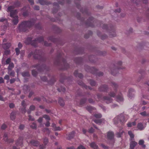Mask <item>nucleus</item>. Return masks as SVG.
<instances>
[{"label": "nucleus", "instance_id": "f257e3e1", "mask_svg": "<svg viewBox=\"0 0 149 149\" xmlns=\"http://www.w3.org/2000/svg\"><path fill=\"white\" fill-rule=\"evenodd\" d=\"M111 85L114 88V92L113 91L110 92L109 94L110 96L109 97L104 96L102 97V95L98 94L97 96L99 100L101 99L102 98L103 100L105 101L107 104L112 102V99H111V97H114L115 96L117 91L118 85L114 82H112Z\"/></svg>", "mask_w": 149, "mask_h": 149}, {"label": "nucleus", "instance_id": "f03ea898", "mask_svg": "<svg viewBox=\"0 0 149 149\" xmlns=\"http://www.w3.org/2000/svg\"><path fill=\"white\" fill-rule=\"evenodd\" d=\"M35 22V20L33 19L23 21L19 24L18 29L21 32H25L28 30V28H30L32 26Z\"/></svg>", "mask_w": 149, "mask_h": 149}, {"label": "nucleus", "instance_id": "7ed1b4c3", "mask_svg": "<svg viewBox=\"0 0 149 149\" xmlns=\"http://www.w3.org/2000/svg\"><path fill=\"white\" fill-rule=\"evenodd\" d=\"M55 64L58 65H62L63 66V69H67L69 67V65L67 63L65 59L63 57L61 53H60L57 56Z\"/></svg>", "mask_w": 149, "mask_h": 149}, {"label": "nucleus", "instance_id": "20e7f679", "mask_svg": "<svg viewBox=\"0 0 149 149\" xmlns=\"http://www.w3.org/2000/svg\"><path fill=\"white\" fill-rule=\"evenodd\" d=\"M32 38L28 37L24 42L27 45L31 44L36 47L37 45V42H40L44 41V38L42 36L39 37L33 40H32Z\"/></svg>", "mask_w": 149, "mask_h": 149}, {"label": "nucleus", "instance_id": "39448f33", "mask_svg": "<svg viewBox=\"0 0 149 149\" xmlns=\"http://www.w3.org/2000/svg\"><path fill=\"white\" fill-rule=\"evenodd\" d=\"M32 55L34 58L38 59L39 62L44 63L45 61V59L42 54L40 51L36 50L34 53H30L28 55V57H30Z\"/></svg>", "mask_w": 149, "mask_h": 149}, {"label": "nucleus", "instance_id": "423d86ee", "mask_svg": "<svg viewBox=\"0 0 149 149\" xmlns=\"http://www.w3.org/2000/svg\"><path fill=\"white\" fill-rule=\"evenodd\" d=\"M122 64L121 61H118L116 65H114L113 68L110 70L111 74L113 75H116L118 70L123 69V68H121Z\"/></svg>", "mask_w": 149, "mask_h": 149}, {"label": "nucleus", "instance_id": "0eeeda50", "mask_svg": "<svg viewBox=\"0 0 149 149\" xmlns=\"http://www.w3.org/2000/svg\"><path fill=\"white\" fill-rule=\"evenodd\" d=\"M114 123L115 124L118 123L119 121L122 123H124L126 122V120H125L123 114H121L115 118L114 119Z\"/></svg>", "mask_w": 149, "mask_h": 149}, {"label": "nucleus", "instance_id": "6e6552de", "mask_svg": "<svg viewBox=\"0 0 149 149\" xmlns=\"http://www.w3.org/2000/svg\"><path fill=\"white\" fill-rule=\"evenodd\" d=\"M75 3L77 8L80 9V11L83 13H84L88 15V10L87 9H80L81 6L80 5V0H75Z\"/></svg>", "mask_w": 149, "mask_h": 149}, {"label": "nucleus", "instance_id": "1a4fd4ad", "mask_svg": "<svg viewBox=\"0 0 149 149\" xmlns=\"http://www.w3.org/2000/svg\"><path fill=\"white\" fill-rule=\"evenodd\" d=\"M95 21L94 18L92 17H90L86 23L87 26L93 27L95 26Z\"/></svg>", "mask_w": 149, "mask_h": 149}, {"label": "nucleus", "instance_id": "9d476101", "mask_svg": "<svg viewBox=\"0 0 149 149\" xmlns=\"http://www.w3.org/2000/svg\"><path fill=\"white\" fill-rule=\"evenodd\" d=\"M41 79L43 81H47L50 84H53L56 81V79L54 76L52 77L51 79L49 81L48 80L45 76H43L41 77Z\"/></svg>", "mask_w": 149, "mask_h": 149}, {"label": "nucleus", "instance_id": "9b49d317", "mask_svg": "<svg viewBox=\"0 0 149 149\" xmlns=\"http://www.w3.org/2000/svg\"><path fill=\"white\" fill-rule=\"evenodd\" d=\"M33 67L36 68L38 69V71L40 72H44L46 70V68L44 65H42L40 67V64L33 66Z\"/></svg>", "mask_w": 149, "mask_h": 149}, {"label": "nucleus", "instance_id": "f8f14e48", "mask_svg": "<svg viewBox=\"0 0 149 149\" xmlns=\"http://www.w3.org/2000/svg\"><path fill=\"white\" fill-rule=\"evenodd\" d=\"M91 71H89L91 72V73L94 74H96V75L99 76H102L103 74V73L101 72H99L97 73V70L95 67H92L91 68Z\"/></svg>", "mask_w": 149, "mask_h": 149}, {"label": "nucleus", "instance_id": "ddd939ff", "mask_svg": "<svg viewBox=\"0 0 149 149\" xmlns=\"http://www.w3.org/2000/svg\"><path fill=\"white\" fill-rule=\"evenodd\" d=\"M103 29L107 30H110V31L113 32L114 31V27L111 25H107L106 24H104L102 26Z\"/></svg>", "mask_w": 149, "mask_h": 149}, {"label": "nucleus", "instance_id": "4468645a", "mask_svg": "<svg viewBox=\"0 0 149 149\" xmlns=\"http://www.w3.org/2000/svg\"><path fill=\"white\" fill-rule=\"evenodd\" d=\"M116 101L118 102H123V101L124 99L122 94L120 93L117 95L116 96Z\"/></svg>", "mask_w": 149, "mask_h": 149}, {"label": "nucleus", "instance_id": "2eb2a0df", "mask_svg": "<svg viewBox=\"0 0 149 149\" xmlns=\"http://www.w3.org/2000/svg\"><path fill=\"white\" fill-rule=\"evenodd\" d=\"M146 124L145 125H143V123H138L137 125V127L138 129L140 130H143L146 126Z\"/></svg>", "mask_w": 149, "mask_h": 149}, {"label": "nucleus", "instance_id": "dca6fc26", "mask_svg": "<svg viewBox=\"0 0 149 149\" xmlns=\"http://www.w3.org/2000/svg\"><path fill=\"white\" fill-rule=\"evenodd\" d=\"M23 138L22 137H19L16 143V145L18 146H21L22 147L23 144L22 141Z\"/></svg>", "mask_w": 149, "mask_h": 149}, {"label": "nucleus", "instance_id": "f3484780", "mask_svg": "<svg viewBox=\"0 0 149 149\" xmlns=\"http://www.w3.org/2000/svg\"><path fill=\"white\" fill-rule=\"evenodd\" d=\"M114 133L111 131H109L107 133V138L109 140H113L114 139Z\"/></svg>", "mask_w": 149, "mask_h": 149}, {"label": "nucleus", "instance_id": "a211bd4d", "mask_svg": "<svg viewBox=\"0 0 149 149\" xmlns=\"http://www.w3.org/2000/svg\"><path fill=\"white\" fill-rule=\"evenodd\" d=\"M108 90V86L106 85H102L99 88L100 91L107 92Z\"/></svg>", "mask_w": 149, "mask_h": 149}, {"label": "nucleus", "instance_id": "6ab92c4d", "mask_svg": "<svg viewBox=\"0 0 149 149\" xmlns=\"http://www.w3.org/2000/svg\"><path fill=\"white\" fill-rule=\"evenodd\" d=\"M78 83L79 85L81 86L86 89H91V88L90 86L86 85L82 81H79Z\"/></svg>", "mask_w": 149, "mask_h": 149}, {"label": "nucleus", "instance_id": "aec40b11", "mask_svg": "<svg viewBox=\"0 0 149 149\" xmlns=\"http://www.w3.org/2000/svg\"><path fill=\"white\" fill-rule=\"evenodd\" d=\"M134 91L132 88H130L129 90L128 96L129 97H133L134 96Z\"/></svg>", "mask_w": 149, "mask_h": 149}, {"label": "nucleus", "instance_id": "412c9836", "mask_svg": "<svg viewBox=\"0 0 149 149\" xmlns=\"http://www.w3.org/2000/svg\"><path fill=\"white\" fill-rule=\"evenodd\" d=\"M48 140L47 138H44L43 140V143L45 144V145H40V149H43L45 148V145L48 143Z\"/></svg>", "mask_w": 149, "mask_h": 149}, {"label": "nucleus", "instance_id": "4be33fe9", "mask_svg": "<svg viewBox=\"0 0 149 149\" xmlns=\"http://www.w3.org/2000/svg\"><path fill=\"white\" fill-rule=\"evenodd\" d=\"M39 3L42 5H48L51 3L50 2H48L44 0H38Z\"/></svg>", "mask_w": 149, "mask_h": 149}, {"label": "nucleus", "instance_id": "5701e85b", "mask_svg": "<svg viewBox=\"0 0 149 149\" xmlns=\"http://www.w3.org/2000/svg\"><path fill=\"white\" fill-rule=\"evenodd\" d=\"M74 74L76 77H78L80 79L82 78L83 77V74H82L78 73L77 70L75 71L74 73Z\"/></svg>", "mask_w": 149, "mask_h": 149}, {"label": "nucleus", "instance_id": "b1692460", "mask_svg": "<svg viewBox=\"0 0 149 149\" xmlns=\"http://www.w3.org/2000/svg\"><path fill=\"white\" fill-rule=\"evenodd\" d=\"M11 46V44L10 43H4L2 45V47L4 49H8Z\"/></svg>", "mask_w": 149, "mask_h": 149}, {"label": "nucleus", "instance_id": "393cba45", "mask_svg": "<svg viewBox=\"0 0 149 149\" xmlns=\"http://www.w3.org/2000/svg\"><path fill=\"white\" fill-rule=\"evenodd\" d=\"M3 138L4 139L6 140V141L9 143L13 142L14 141L13 140V139H8V138L7 135L6 134H4Z\"/></svg>", "mask_w": 149, "mask_h": 149}, {"label": "nucleus", "instance_id": "a878e982", "mask_svg": "<svg viewBox=\"0 0 149 149\" xmlns=\"http://www.w3.org/2000/svg\"><path fill=\"white\" fill-rule=\"evenodd\" d=\"M137 143L134 141H132L130 143V148L134 149V147L137 145Z\"/></svg>", "mask_w": 149, "mask_h": 149}, {"label": "nucleus", "instance_id": "bb28decb", "mask_svg": "<svg viewBox=\"0 0 149 149\" xmlns=\"http://www.w3.org/2000/svg\"><path fill=\"white\" fill-rule=\"evenodd\" d=\"M30 143L32 145L34 146H38L39 144V141L35 140H32L30 141Z\"/></svg>", "mask_w": 149, "mask_h": 149}, {"label": "nucleus", "instance_id": "cd10ccee", "mask_svg": "<svg viewBox=\"0 0 149 149\" xmlns=\"http://www.w3.org/2000/svg\"><path fill=\"white\" fill-rule=\"evenodd\" d=\"M90 146L93 149H99L98 146L94 142L91 143L90 144Z\"/></svg>", "mask_w": 149, "mask_h": 149}, {"label": "nucleus", "instance_id": "c85d7f7f", "mask_svg": "<svg viewBox=\"0 0 149 149\" xmlns=\"http://www.w3.org/2000/svg\"><path fill=\"white\" fill-rule=\"evenodd\" d=\"M17 13V10H13V11L10 12V17H14L15 16H17V15H16Z\"/></svg>", "mask_w": 149, "mask_h": 149}, {"label": "nucleus", "instance_id": "c756f323", "mask_svg": "<svg viewBox=\"0 0 149 149\" xmlns=\"http://www.w3.org/2000/svg\"><path fill=\"white\" fill-rule=\"evenodd\" d=\"M13 18L12 20L13 23L15 25L17 24L18 22V17L17 16Z\"/></svg>", "mask_w": 149, "mask_h": 149}, {"label": "nucleus", "instance_id": "7c9ffc66", "mask_svg": "<svg viewBox=\"0 0 149 149\" xmlns=\"http://www.w3.org/2000/svg\"><path fill=\"white\" fill-rule=\"evenodd\" d=\"M52 126L53 128H54V131H60L62 130V129L59 127H56V124L54 123H52Z\"/></svg>", "mask_w": 149, "mask_h": 149}, {"label": "nucleus", "instance_id": "2f4dec72", "mask_svg": "<svg viewBox=\"0 0 149 149\" xmlns=\"http://www.w3.org/2000/svg\"><path fill=\"white\" fill-rule=\"evenodd\" d=\"M87 100V99L86 98H84L81 99L80 101L79 105L80 106H81L84 104H85Z\"/></svg>", "mask_w": 149, "mask_h": 149}, {"label": "nucleus", "instance_id": "473e14b6", "mask_svg": "<svg viewBox=\"0 0 149 149\" xmlns=\"http://www.w3.org/2000/svg\"><path fill=\"white\" fill-rule=\"evenodd\" d=\"M61 2L59 1L58 3H54V6H56L58 8L59 7V4L61 5H63L64 4V0H62Z\"/></svg>", "mask_w": 149, "mask_h": 149}, {"label": "nucleus", "instance_id": "72a5a7b5", "mask_svg": "<svg viewBox=\"0 0 149 149\" xmlns=\"http://www.w3.org/2000/svg\"><path fill=\"white\" fill-rule=\"evenodd\" d=\"M21 5V3L20 1L18 0H17L15 1L14 3V6L15 7H19Z\"/></svg>", "mask_w": 149, "mask_h": 149}, {"label": "nucleus", "instance_id": "f704fd0d", "mask_svg": "<svg viewBox=\"0 0 149 149\" xmlns=\"http://www.w3.org/2000/svg\"><path fill=\"white\" fill-rule=\"evenodd\" d=\"M16 113L15 111H13L10 115V119L12 120H14L15 118Z\"/></svg>", "mask_w": 149, "mask_h": 149}, {"label": "nucleus", "instance_id": "c9c22d12", "mask_svg": "<svg viewBox=\"0 0 149 149\" xmlns=\"http://www.w3.org/2000/svg\"><path fill=\"white\" fill-rule=\"evenodd\" d=\"M136 123L134 121L132 122H129L127 124V126L128 127H131L132 126H135L136 125Z\"/></svg>", "mask_w": 149, "mask_h": 149}, {"label": "nucleus", "instance_id": "e433bc0d", "mask_svg": "<svg viewBox=\"0 0 149 149\" xmlns=\"http://www.w3.org/2000/svg\"><path fill=\"white\" fill-rule=\"evenodd\" d=\"M86 109L90 113H92V111L95 109V108L91 106H87L86 107Z\"/></svg>", "mask_w": 149, "mask_h": 149}, {"label": "nucleus", "instance_id": "4c0bfd02", "mask_svg": "<svg viewBox=\"0 0 149 149\" xmlns=\"http://www.w3.org/2000/svg\"><path fill=\"white\" fill-rule=\"evenodd\" d=\"M58 102L60 106L63 107L64 106V102L62 98H59Z\"/></svg>", "mask_w": 149, "mask_h": 149}, {"label": "nucleus", "instance_id": "58836bf2", "mask_svg": "<svg viewBox=\"0 0 149 149\" xmlns=\"http://www.w3.org/2000/svg\"><path fill=\"white\" fill-rule=\"evenodd\" d=\"M128 135L130 136V140H132L134 139V135L131 131H129L128 132Z\"/></svg>", "mask_w": 149, "mask_h": 149}, {"label": "nucleus", "instance_id": "ea45409f", "mask_svg": "<svg viewBox=\"0 0 149 149\" xmlns=\"http://www.w3.org/2000/svg\"><path fill=\"white\" fill-rule=\"evenodd\" d=\"M103 120V119H95L93 120V121L96 124H100L102 123Z\"/></svg>", "mask_w": 149, "mask_h": 149}, {"label": "nucleus", "instance_id": "a19ab883", "mask_svg": "<svg viewBox=\"0 0 149 149\" xmlns=\"http://www.w3.org/2000/svg\"><path fill=\"white\" fill-rule=\"evenodd\" d=\"M75 133V132L74 131H72V132L70 133L68 135L69 139L72 138L74 136Z\"/></svg>", "mask_w": 149, "mask_h": 149}, {"label": "nucleus", "instance_id": "79ce46f5", "mask_svg": "<svg viewBox=\"0 0 149 149\" xmlns=\"http://www.w3.org/2000/svg\"><path fill=\"white\" fill-rule=\"evenodd\" d=\"M144 142L143 140H140L139 141V145L145 148L146 147V146L145 145H144Z\"/></svg>", "mask_w": 149, "mask_h": 149}, {"label": "nucleus", "instance_id": "37998d69", "mask_svg": "<svg viewBox=\"0 0 149 149\" xmlns=\"http://www.w3.org/2000/svg\"><path fill=\"white\" fill-rule=\"evenodd\" d=\"M0 22H3L7 24L8 20L6 18L3 17L0 18Z\"/></svg>", "mask_w": 149, "mask_h": 149}, {"label": "nucleus", "instance_id": "c03bdc74", "mask_svg": "<svg viewBox=\"0 0 149 149\" xmlns=\"http://www.w3.org/2000/svg\"><path fill=\"white\" fill-rule=\"evenodd\" d=\"M15 8L14 6H9L7 8V11L10 12L13 11V10Z\"/></svg>", "mask_w": 149, "mask_h": 149}, {"label": "nucleus", "instance_id": "a18cd8bd", "mask_svg": "<svg viewBox=\"0 0 149 149\" xmlns=\"http://www.w3.org/2000/svg\"><path fill=\"white\" fill-rule=\"evenodd\" d=\"M22 75L23 77H29V74L28 72H23L22 73Z\"/></svg>", "mask_w": 149, "mask_h": 149}, {"label": "nucleus", "instance_id": "49530a36", "mask_svg": "<svg viewBox=\"0 0 149 149\" xmlns=\"http://www.w3.org/2000/svg\"><path fill=\"white\" fill-rule=\"evenodd\" d=\"M93 116L96 118H100L102 117V115L100 113H95L94 115Z\"/></svg>", "mask_w": 149, "mask_h": 149}, {"label": "nucleus", "instance_id": "de8ad7c7", "mask_svg": "<svg viewBox=\"0 0 149 149\" xmlns=\"http://www.w3.org/2000/svg\"><path fill=\"white\" fill-rule=\"evenodd\" d=\"M57 90L59 92H64L65 91V87L61 86L60 88H58Z\"/></svg>", "mask_w": 149, "mask_h": 149}, {"label": "nucleus", "instance_id": "09e8293b", "mask_svg": "<svg viewBox=\"0 0 149 149\" xmlns=\"http://www.w3.org/2000/svg\"><path fill=\"white\" fill-rule=\"evenodd\" d=\"M124 132L123 130H121L119 132H118L116 134L117 136L118 137H120L121 136L122 134H123Z\"/></svg>", "mask_w": 149, "mask_h": 149}, {"label": "nucleus", "instance_id": "8fccbe9b", "mask_svg": "<svg viewBox=\"0 0 149 149\" xmlns=\"http://www.w3.org/2000/svg\"><path fill=\"white\" fill-rule=\"evenodd\" d=\"M89 82L91 86H95L96 85V82L93 80L91 79L90 80Z\"/></svg>", "mask_w": 149, "mask_h": 149}, {"label": "nucleus", "instance_id": "3c124183", "mask_svg": "<svg viewBox=\"0 0 149 149\" xmlns=\"http://www.w3.org/2000/svg\"><path fill=\"white\" fill-rule=\"evenodd\" d=\"M14 65L13 63H11L9 64L8 67V69L9 70H11L14 67Z\"/></svg>", "mask_w": 149, "mask_h": 149}, {"label": "nucleus", "instance_id": "603ef678", "mask_svg": "<svg viewBox=\"0 0 149 149\" xmlns=\"http://www.w3.org/2000/svg\"><path fill=\"white\" fill-rule=\"evenodd\" d=\"M48 40L53 42H55L56 39L54 38L53 36H50L48 38Z\"/></svg>", "mask_w": 149, "mask_h": 149}, {"label": "nucleus", "instance_id": "864d4df0", "mask_svg": "<svg viewBox=\"0 0 149 149\" xmlns=\"http://www.w3.org/2000/svg\"><path fill=\"white\" fill-rule=\"evenodd\" d=\"M29 12L27 10H26L23 12L22 15L24 17L27 16L29 15Z\"/></svg>", "mask_w": 149, "mask_h": 149}, {"label": "nucleus", "instance_id": "5fc2aeb1", "mask_svg": "<svg viewBox=\"0 0 149 149\" xmlns=\"http://www.w3.org/2000/svg\"><path fill=\"white\" fill-rule=\"evenodd\" d=\"M43 131L44 132H47V133L49 134L50 132V131L49 130V129L47 128L46 127L44 128Z\"/></svg>", "mask_w": 149, "mask_h": 149}, {"label": "nucleus", "instance_id": "6e6d98bb", "mask_svg": "<svg viewBox=\"0 0 149 149\" xmlns=\"http://www.w3.org/2000/svg\"><path fill=\"white\" fill-rule=\"evenodd\" d=\"M43 117L45 118L46 120H48V121L50 120V119L48 115L46 114L44 115L43 116Z\"/></svg>", "mask_w": 149, "mask_h": 149}, {"label": "nucleus", "instance_id": "4d7b16f0", "mask_svg": "<svg viewBox=\"0 0 149 149\" xmlns=\"http://www.w3.org/2000/svg\"><path fill=\"white\" fill-rule=\"evenodd\" d=\"M30 127H31L32 129H35L36 128L37 126L36 124L35 123H33L31 125Z\"/></svg>", "mask_w": 149, "mask_h": 149}, {"label": "nucleus", "instance_id": "13d9d810", "mask_svg": "<svg viewBox=\"0 0 149 149\" xmlns=\"http://www.w3.org/2000/svg\"><path fill=\"white\" fill-rule=\"evenodd\" d=\"M35 27L38 29H40L41 28L40 24V23H38L35 25Z\"/></svg>", "mask_w": 149, "mask_h": 149}, {"label": "nucleus", "instance_id": "bf43d9fd", "mask_svg": "<svg viewBox=\"0 0 149 149\" xmlns=\"http://www.w3.org/2000/svg\"><path fill=\"white\" fill-rule=\"evenodd\" d=\"M32 73L33 76L35 77L37 74V72L35 70H33L32 71Z\"/></svg>", "mask_w": 149, "mask_h": 149}, {"label": "nucleus", "instance_id": "052dcab7", "mask_svg": "<svg viewBox=\"0 0 149 149\" xmlns=\"http://www.w3.org/2000/svg\"><path fill=\"white\" fill-rule=\"evenodd\" d=\"M8 74H10V76H11L13 77H14L15 75V72L13 71H11V72H9V71H8Z\"/></svg>", "mask_w": 149, "mask_h": 149}, {"label": "nucleus", "instance_id": "680f3d73", "mask_svg": "<svg viewBox=\"0 0 149 149\" xmlns=\"http://www.w3.org/2000/svg\"><path fill=\"white\" fill-rule=\"evenodd\" d=\"M15 51L16 52V54L17 55H18L19 53V49L18 48H17L15 49Z\"/></svg>", "mask_w": 149, "mask_h": 149}, {"label": "nucleus", "instance_id": "e2e57ef3", "mask_svg": "<svg viewBox=\"0 0 149 149\" xmlns=\"http://www.w3.org/2000/svg\"><path fill=\"white\" fill-rule=\"evenodd\" d=\"M7 127V125L5 124H3L1 127V129L2 130H5Z\"/></svg>", "mask_w": 149, "mask_h": 149}, {"label": "nucleus", "instance_id": "0e129e2a", "mask_svg": "<svg viewBox=\"0 0 149 149\" xmlns=\"http://www.w3.org/2000/svg\"><path fill=\"white\" fill-rule=\"evenodd\" d=\"M134 3H136V4H138L139 2H140V0H131Z\"/></svg>", "mask_w": 149, "mask_h": 149}, {"label": "nucleus", "instance_id": "69168bd1", "mask_svg": "<svg viewBox=\"0 0 149 149\" xmlns=\"http://www.w3.org/2000/svg\"><path fill=\"white\" fill-rule=\"evenodd\" d=\"M140 114L143 116H146V111L140 113Z\"/></svg>", "mask_w": 149, "mask_h": 149}, {"label": "nucleus", "instance_id": "338daca9", "mask_svg": "<svg viewBox=\"0 0 149 149\" xmlns=\"http://www.w3.org/2000/svg\"><path fill=\"white\" fill-rule=\"evenodd\" d=\"M94 131V129L93 128L91 127L90 129L88 130V132L89 133H92Z\"/></svg>", "mask_w": 149, "mask_h": 149}, {"label": "nucleus", "instance_id": "774afa93", "mask_svg": "<svg viewBox=\"0 0 149 149\" xmlns=\"http://www.w3.org/2000/svg\"><path fill=\"white\" fill-rule=\"evenodd\" d=\"M10 53V50H6L4 52V54L6 55H8Z\"/></svg>", "mask_w": 149, "mask_h": 149}]
</instances>
